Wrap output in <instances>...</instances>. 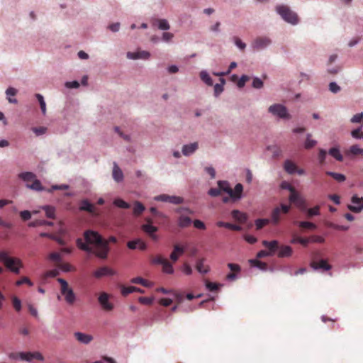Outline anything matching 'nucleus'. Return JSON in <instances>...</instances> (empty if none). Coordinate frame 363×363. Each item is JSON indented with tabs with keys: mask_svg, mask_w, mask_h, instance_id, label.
I'll return each instance as SVG.
<instances>
[{
	"mask_svg": "<svg viewBox=\"0 0 363 363\" xmlns=\"http://www.w3.org/2000/svg\"><path fill=\"white\" fill-rule=\"evenodd\" d=\"M84 237L86 242H84L82 238H78L76 241L77 246L80 250L93 253L101 259L107 258L109 252L108 242H117V239L114 236H111L108 240H106L97 232L91 230H86L84 233Z\"/></svg>",
	"mask_w": 363,
	"mask_h": 363,
	"instance_id": "f257e3e1",
	"label": "nucleus"
},
{
	"mask_svg": "<svg viewBox=\"0 0 363 363\" xmlns=\"http://www.w3.org/2000/svg\"><path fill=\"white\" fill-rule=\"evenodd\" d=\"M0 262L16 274H18L20 269L23 267V262L19 258L10 257L9 252L5 250L0 251Z\"/></svg>",
	"mask_w": 363,
	"mask_h": 363,
	"instance_id": "f03ea898",
	"label": "nucleus"
},
{
	"mask_svg": "<svg viewBox=\"0 0 363 363\" xmlns=\"http://www.w3.org/2000/svg\"><path fill=\"white\" fill-rule=\"evenodd\" d=\"M218 186L220 191H223L230 196L233 200H238L241 198L243 191V186L241 184L238 183L235 185V189H232L229 183L226 181H218Z\"/></svg>",
	"mask_w": 363,
	"mask_h": 363,
	"instance_id": "7ed1b4c3",
	"label": "nucleus"
},
{
	"mask_svg": "<svg viewBox=\"0 0 363 363\" xmlns=\"http://www.w3.org/2000/svg\"><path fill=\"white\" fill-rule=\"evenodd\" d=\"M276 10L285 21L293 25L298 23V17L297 14L291 11L287 6H277Z\"/></svg>",
	"mask_w": 363,
	"mask_h": 363,
	"instance_id": "20e7f679",
	"label": "nucleus"
},
{
	"mask_svg": "<svg viewBox=\"0 0 363 363\" xmlns=\"http://www.w3.org/2000/svg\"><path fill=\"white\" fill-rule=\"evenodd\" d=\"M57 281L60 284V292L64 296L65 301L69 305L74 304L76 296L72 289L69 286L67 281L62 278H58Z\"/></svg>",
	"mask_w": 363,
	"mask_h": 363,
	"instance_id": "39448f33",
	"label": "nucleus"
},
{
	"mask_svg": "<svg viewBox=\"0 0 363 363\" xmlns=\"http://www.w3.org/2000/svg\"><path fill=\"white\" fill-rule=\"evenodd\" d=\"M268 110L269 113L281 118L289 119L291 118L290 115L287 111L286 108L281 104L272 105L269 107Z\"/></svg>",
	"mask_w": 363,
	"mask_h": 363,
	"instance_id": "423d86ee",
	"label": "nucleus"
},
{
	"mask_svg": "<svg viewBox=\"0 0 363 363\" xmlns=\"http://www.w3.org/2000/svg\"><path fill=\"white\" fill-rule=\"evenodd\" d=\"M110 295L106 292H101L99 294L98 301L103 310L111 311L113 309V304L109 301Z\"/></svg>",
	"mask_w": 363,
	"mask_h": 363,
	"instance_id": "0eeeda50",
	"label": "nucleus"
},
{
	"mask_svg": "<svg viewBox=\"0 0 363 363\" xmlns=\"http://www.w3.org/2000/svg\"><path fill=\"white\" fill-rule=\"evenodd\" d=\"M351 201L352 205H348L349 210L354 213H359L363 209V197H358L354 195L352 197Z\"/></svg>",
	"mask_w": 363,
	"mask_h": 363,
	"instance_id": "6e6552de",
	"label": "nucleus"
},
{
	"mask_svg": "<svg viewBox=\"0 0 363 363\" xmlns=\"http://www.w3.org/2000/svg\"><path fill=\"white\" fill-rule=\"evenodd\" d=\"M271 40L266 36L257 37L252 43V47L254 49L261 50L264 49L271 44Z\"/></svg>",
	"mask_w": 363,
	"mask_h": 363,
	"instance_id": "1a4fd4ad",
	"label": "nucleus"
},
{
	"mask_svg": "<svg viewBox=\"0 0 363 363\" xmlns=\"http://www.w3.org/2000/svg\"><path fill=\"white\" fill-rule=\"evenodd\" d=\"M156 201L169 202L174 204H180L183 202V199L176 196H169L167 194H161L155 198Z\"/></svg>",
	"mask_w": 363,
	"mask_h": 363,
	"instance_id": "9d476101",
	"label": "nucleus"
},
{
	"mask_svg": "<svg viewBox=\"0 0 363 363\" xmlns=\"http://www.w3.org/2000/svg\"><path fill=\"white\" fill-rule=\"evenodd\" d=\"M114 274H116V272L106 266L99 267L93 273L94 277L96 279H101L105 276H113Z\"/></svg>",
	"mask_w": 363,
	"mask_h": 363,
	"instance_id": "9b49d317",
	"label": "nucleus"
},
{
	"mask_svg": "<svg viewBox=\"0 0 363 363\" xmlns=\"http://www.w3.org/2000/svg\"><path fill=\"white\" fill-rule=\"evenodd\" d=\"M150 57V53L147 51L140 50L137 52H128L127 57L132 60L144 59L147 60Z\"/></svg>",
	"mask_w": 363,
	"mask_h": 363,
	"instance_id": "f8f14e48",
	"label": "nucleus"
},
{
	"mask_svg": "<svg viewBox=\"0 0 363 363\" xmlns=\"http://www.w3.org/2000/svg\"><path fill=\"white\" fill-rule=\"evenodd\" d=\"M310 265L311 267L315 270L321 269L325 271H328L332 268L331 265L325 259H321L320 262L313 261L311 262Z\"/></svg>",
	"mask_w": 363,
	"mask_h": 363,
	"instance_id": "ddd939ff",
	"label": "nucleus"
},
{
	"mask_svg": "<svg viewBox=\"0 0 363 363\" xmlns=\"http://www.w3.org/2000/svg\"><path fill=\"white\" fill-rule=\"evenodd\" d=\"M199 148V144L197 142L184 145L182 147V154L185 156H189L192 155Z\"/></svg>",
	"mask_w": 363,
	"mask_h": 363,
	"instance_id": "4468645a",
	"label": "nucleus"
},
{
	"mask_svg": "<svg viewBox=\"0 0 363 363\" xmlns=\"http://www.w3.org/2000/svg\"><path fill=\"white\" fill-rule=\"evenodd\" d=\"M262 245L268 248L269 254L273 255L275 252L279 249V242L277 240H272V241H267V240H263Z\"/></svg>",
	"mask_w": 363,
	"mask_h": 363,
	"instance_id": "2eb2a0df",
	"label": "nucleus"
},
{
	"mask_svg": "<svg viewBox=\"0 0 363 363\" xmlns=\"http://www.w3.org/2000/svg\"><path fill=\"white\" fill-rule=\"evenodd\" d=\"M146 220L147 222V224H144L142 225V230L148 234V235H152L157 231V228L152 225V218H147Z\"/></svg>",
	"mask_w": 363,
	"mask_h": 363,
	"instance_id": "dca6fc26",
	"label": "nucleus"
},
{
	"mask_svg": "<svg viewBox=\"0 0 363 363\" xmlns=\"http://www.w3.org/2000/svg\"><path fill=\"white\" fill-rule=\"evenodd\" d=\"M185 251L184 247L179 246V245H175L174 246V250L170 255V259L172 262H177L180 255H182Z\"/></svg>",
	"mask_w": 363,
	"mask_h": 363,
	"instance_id": "f3484780",
	"label": "nucleus"
},
{
	"mask_svg": "<svg viewBox=\"0 0 363 363\" xmlns=\"http://www.w3.org/2000/svg\"><path fill=\"white\" fill-rule=\"evenodd\" d=\"M74 337L79 342L83 344H89L93 340V337L91 335L80 332L75 333Z\"/></svg>",
	"mask_w": 363,
	"mask_h": 363,
	"instance_id": "a211bd4d",
	"label": "nucleus"
},
{
	"mask_svg": "<svg viewBox=\"0 0 363 363\" xmlns=\"http://www.w3.org/2000/svg\"><path fill=\"white\" fill-rule=\"evenodd\" d=\"M345 154L347 156L363 155V148L359 147L358 145H352L345 151Z\"/></svg>",
	"mask_w": 363,
	"mask_h": 363,
	"instance_id": "6ab92c4d",
	"label": "nucleus"
},
{
	"mask_svg": "<svg viewBox=\"0 0 363 363\" xmlns=\"http://www.w3.org/2000/svg\"><path fill=\"white\" fill-rule=\"evenodd\" d=\"M289 189L291 191V194L289 196V200L292 203H296L299 206L304 203V201L299 197L298 194L295 191L294 189L289 186Z\"/></svg>",
	"mask_w": 363,
	"mask_h": 363,
	"instance_id": "aec40b11",
	"label": "nucleus"
},
{
	"mask_svg": "<svg viewBox=\"0 0 363 363\" xmlns=\"http://www.w3.org/2000/svg\"><path fill=\"white\" fill-rule=\"evenodd\" d=\"M113 178L117 182H120L123 179V174L122 170L119 168L116 163H114L113 168Z\"/></svg>",
	"mask_w": 363,
	"mask_h": 363,
	"instance_id": "412c9836",
	"label": "nucleus"
},
{
	"mask_svg": "<svg viewBox=\"0 0 363 363\" xmlns=\"http://www.w3.org/2000/svg\"><path fill=\"white\" fill-rule=\"evenodd\" d=\"M279 257H290L292 254V249L290 246L288 245H282L281 247L279 246Z\"/></svg>",
	"mask_w": 363,
	"mask_h": 363,
	"instance_id": "4be33fe9",
	"label": "nucleus"
},
{
	"mask_svg": "<svg viewBox=\"0 0 363 363\" xmlns=\"http://www.w3.org/2000/svg\"><path fill=\"white\" fill-rule=\"evenodd\" d=\"M204 258L199 259L196 262V268L197 271L201 274H206L209 272V267L204 264Z\"/></svg>",
	"mask_w": 363,
	"mask_h": 363,
	"instance_id": "5701e85b",
	"label": "nucleus"
},
{
	"mask_svg": "<svg viewBox=\"0 0 363 363\" xmlns=\"http://www.w3.org/2000/svg\"><path fill=\"white\" fill-rule=\"evenodd\" d=\"M232 217L240 222V223H245L247 220V216L245 213L240 212L238 210H233L231 213Z\"/></svg>",
	"mask_w": 363,
	"mask_h": 363,
	"instance_id": "b1692460",
	"label": "nucleus"
},
{
	"mask_svg": "<svg viewBox=\"0 0 363 363\" xmlns=\"http://www.w3.org/2000/svg\"><path fill=\"white\" fill-rule=\"evenodd\" d=\"M133 292H138L140 294H143L145 291H144V290H143L140 288L135 287V286H127L126 287V286H123L121 288V294L123 296H125L128 295L129 294H131Z\"/></svg>",
	"mask_w": 363,
	"mask_h": 363,
	"instance_id": "393cba45",
	"label": "nucleus"
},
{
	"mask_svg": "<svg viewBox=\"0 0 363 363\" xmlns=\"http://www.w3.org/2000/svg\"><path fill=\"white\" fill-rule=\"evenodd\" d=\"M191 223H192V220L189 216L181 215L178 218V225L180 228H187V227L190 226Z\"/></svg>",
	"mask_w": 363,
	"mask_h": 363,
	"instance_id": "a878e982",
	"label": "nucleus"
},
{
	"mask_svg": "<svg viewBox=\"0 0 363 363\" xmlns=\"http://www.w3.org/2000/svg\"><path fill=\"white\" fill-rule=\"evenodd\" d=\"M284 167L285 171L290 174H295L297 170L296 164L289 160L285 161Z\"/></svg>",
	"mask_w": 363,
	"mask_h": 363,
	"instance_id": "bb28decb",
	"label": "nucleus"
},
{
	"mask_svg": "<svg viewBox=\"0 0 363 363\" xmlns=\"http://www.w3.org/2000/svg\"><path fill=\"white\" fill-rule=\"evenodd\" d=\"M281 219V209L279 207L275 208L271 215V221L274 225H277Z\"/></svg>",
	"mask_w": 363,
	"mask_h": 363,
	"instance_id": "cd10ccee",
	"label": "nucleus"
},
{
	"mask_svg": "<svg viewBox=\"0 0 363 363\" xmlns=\"http://www.w3.org/2000/svg\"><path fill=\"white\" fill-rule=\"evenodd\" d=\"M79 209L81 211L93 213L94 208V206L91 203L89 202V201L83 200L81 201Z\"/></svg>",
	"mask_w": 363,
	"mask_h": 363,
	"instance_id": "c85d7f7f",
	"label": "nucleus"
},
{
	"mask_svg": "<svg viewBox=\"0 0 363 363\" xmlns=\"http://www.w3.org/2000/svg\"><path fill=\"white\" fill-rule=\"evenodd\" d=\"M42 225L52 226V225H53V223L51 221H47L45 220H33L28 223V226L32 227V228L42 226Z\"/></svg>",
	"mask_w": 363,
	"mask_h": 363,
	"instance_id": "c756f323",
	"label": "nucleus"
},
{
	"mask_svg": "<svg viewBox=\"0 0 363 363\" xmlns=\"http://www.w3.org/2000/svg\"><path fill=\"white\" fill-rule=\"evenodd\" d=\"M18 91L13 87H9L6 89V94L7 95V99L9 103L11 104H17V100L16 99H12L10 96H16Z\"/></svg>",
	"mask_w": 363,
	"mask_h": 363,
	"instance_id": "7c9ffc66",
	"label": "nucleus"
},
{
	"mask_svg": "<svg viewBox=\"0 0 363 363\" xmlns=\"http://www.w3.org/2000/svg\"><path fill=\"white\" fill-rule=\"evenodd\" d=\"M18 177L28 183L33 182L36 177L35 174L30 172L21 173Z\"/></svg>",
	"mask_w": 363,
	"mask_h": 363,
	"instance_id": "2f4dec72",
	"label": "nucleus"
},
{
	"mask_svg": "<svg viewBox=\"0 0 363 363\" xmlns=\"http://www.w3.org/2000/svg\"><path fill=\"white\" fill-rule=\"evenodd\" d=\"M145 211L144 205L140 201H135L133 207V214L138 216Z\"/></svg>",
	"mask_w": 363,
	"mask_h": 363,
	"instance_id": "473e14b6",
	"label": "nucleus"
},
{
	"mask_svg": "<svg viewBox=\"0 0 363 363\" xmlns=\"http://www.w3.org/2000/svg\"><path fill=\"white\" fill-rule=\"evenodd\" d=\"M27 187L35 191H43L44 189L40 182L36 178L32 182V184H27Z\"/></svg>",
	"mask_w": 363,
	"mask_h": 363,
	"instance_id": "72a5a7b5",
	"label": "nucleus"
},
{
	"mask_svg": "<svg viewBox=\"0 0 363 363\" xmlns=\"http://www.w3.org/2000/svg\"><path fill=\"white\" fill-rule=\"evenodd\" d=\"M130 282L133 284H141L145 287H150L151 286V283L150 281L140 277L133 278L130 280Z\"/></svg>",
	"mask_w": 363,
	"mask_h": 363,
	"instance_id": "f704fd0d",
	"label": "nucleus"
},
{
	"mask_svg": "<svg viewBox=\"0 0 363 363\" xmlns=\"http://www.w3.org/2000/svg\"><path fill=\"white\" fill-rule=\"evenodd\" d=\"M162 272L166 274H172L174 272V269L172 264L166 259L162 263Z\"/></svg>",
	"mask_w": 363,
	"mask_h": 363,
	"instance_id": "c9c22d12",
	"label": "nucleus"
},
{
	"mask_svg": "<svg viewBox=\"0 0 363 363\" xmlns=\"http://www.w3.org/2000/svg\"><path fill=\"white\" fill-rule=\"evenodd\" d=\"M329 154L335 158L337 161L342 162L343 160V157L341 155L339 149L336 147H332L329 150Z\"/></svg>",
	"mask_w": 363,
	"mask_h": 363,
	"instance_id": "e433bc0d",
	"label": "nucleus"
},
{
	"mask_svg": "<svg viewBox=\"0 0 363 363\" xmlns=\"http://www.w3.org/2000/svg\"><path fill=\"white\" fill-rule=\"evenodd\" d=\"M43 209L45 211L46 216L48 218L54 219L55 218V208L50 206H44Z\"/></svg>",
	"mask_w": 363,
	"mask_h": 363,
	"instance_id": "4c0bfd02",
	"label": "nucleus"
},
{
	"mask_svg": "<svg viewBox=\"0 0 363 363\" xmlns=\"http://www.w3.org/2000/svg\"><path fill=\"white\" fill-rule=\"evenodd\" d=\"M326 174L332 177L334 179H335L336 181H337L339 182H342L345 181V179H346L345 176L340 173H336V172H326Z\"/></svg>",
	"mask_w": 363,
	"mask_h": 363,
	"instance_id": "58836bf2",
	"label": "nucleus"
},
{
	"mask_svg": "<svg viewBox=\"0 0 363 363\" xmlns=\"http://www.w3.org/2000/svg\"><path fill=\"white\" fill-rule=\"evenodd\" d=\"M200 77H201V80L203 82H205L207 85H208V86L213 85V80L206 72L201 71L200 72Z\"/></svg>",
	"mask_w": 363,
	"mask_h": 363,
	"instance_id": "ea45409f",
	"label": "nucleus"
},
{
	"mask_svg": "<svg viewBox=\"0 0 363 363\" xmlns=\"http://www.w3.org/2000/svg\"><path fill=\"white\" fill-rule=\"evenodd\" d=\"M220 84H216L214 86V94L216 96H218L223 91V85L225 84V81L223 78H220Z\"/></svg>",
	"mask_w": 363,
	"mask_h": 363,
	"instance_id": "a19ab883",
	"label": "nucleus"
},
{
	"mask_svg": "<svg viewBox=\"0 0 363 363\" xmlns=\"http://www.w3.org/2000/svg\"><path fill=\"white\" fill-rule=\"evenodd\" d=\"M297 223L300 228H304V229L315 230L317 228L315 224L308 222V221H300V222H298Z\"/></svg>",
	"mask_w": 363,
	"mask_h": 363,
	"instance_id": "79ce46f5",
	"label": "nucleus"
},
{
	"mask_svg": "<svg viewBox=\"0 0 363 363\" xmlns=\"http://www.w3.org/2000/svg\"><path fill=\"white\" fill-rule=\"evenodd\" d=\"M113 204L121 208L128 209L130 207V204L121 199H116L113 201Z\"/></svg>",
	"mask_w": 363,
	"mask_h": 363,
	"instance_id": "37998d69",
	"label": "nucleus"
},
{
	"mask_svg": "<svg viewBox=\"0 0 363 363\" xmlns=\"http://www.w3.org/2000/svg\"><path fill=\"white\" fill-rule=\"evenodd\" d=\"M306 213L308 218L320 215V206L307 209Z\"/></svg>",
	"mask_w": 363,
	"mask_h": 363,
	"instance_id": "c03bdc74",
	"label": "nucleus"
},
{
	"mask_svg": "<svg viewBox=\"0 0 363 363\" xmlns=\"http://www.w3.org/2000/svg\"><path fill=\"white\" fill-rule=\"evenodd\" d=\"M157 27L160 30H169L170 28V26L168 23V21L165 19H157Z\"/></svg>",
	"mask_w": 363,
	"mask_h": 363,
	"instance_id": "a18cd8bd",
	"label": "nucleus"
},
{
	"mask_svg": "<svg viewBox=\"0 0 363 363\" xmlns=\"http://www.w3.org/2000/svg\"><path fill=\"white\" fill-rule=\"evenodd\" d=\"M311 138V134H310V133L307 134L306 140L305 145H304L306 149H311V148L313 147L317 144L316 140H313Z\"/></svg>",
	"mask_w": 363,
	"mask_h": 363,
	"instance_id": "49530a36",
	"label": "nucleus"
},
{
	"mask_svg": "<svg viewBox=\"0 0 363 363\" xmlns=\"http://www.w3.org/2000/svg\"><path fill=\"white\" fill-rule=\"evenodd\" d=\"M35 97L37 98L39 104H40V108H41V111H42V113L43 115H45L46 113V104L44 101V98L43 96L40 94H35Z\"/></svg>",
	"mask_w": 363,
	"mask_h": 363,
	"instance_id": "de8ad7c7",
	"label": "nucleus"
},
{
	"mask_svg": "<svg viewBox=\"0 0 363 363\" xmlns=\"http://www.w3.org/2000/svg\"><path fill=\"white\" fill-rule=\"evenodd\" d=\"M291 242L292 244L295 243H300L303 246H306L309 242V239L306 238H301V237H294L291 240Z\"/></svg>",
	"mask_w": 363,
	"mask_h": 363,
	"instance_id": "09e8293b",
	"label": "nucleus"
},
{
	"mask_svg": "<svg viewBox=\"0 0 363 363\" xmlns=\"http://www.w3.org/2000/svg\"><path fill=\"white\" fill-rule=\"evenodd\" d=\"M270 222V220L269 219H267V218H264V219H257L255 220V225H256V229L257 230H260L261 228H262L264 226L267 225V224H269Z\"/></svg>",
	"mask_w": 363,
	"mask_h": 363,
	"instance_id": "8fccbe9b",
	"label": "nucleus"
},
{
	"mask_svg": "<svg viewBox=\"0 0 363 363\" xmlns=\"http://www.w3.org/2000/svg\"><path fill=\"white\" fill-rule=\"evenodd\" d=\"M23 284H26L30 286H32L33 285V283L27 277H23L21 279L17 280L16 281V285L17 286H19Z\"/></svg>",
	"mask_w": 363,
	"mask_h": 363,
	"instance_id": "3c124183",
	"label": "nucleus"
},
{
	"mask_svg": "<svg viewBox=\"0 0 363 363\" xmlns=\"http://www.w3.org/2000/svg\"><path fill=\"white\" fill-rule=\"evenodd\" d=\"M250 262L252 265L256 266L262 270H266L267 268V264L265 262L256 259L250 260Z\"/></svg>",
	"mask_w": 363,
	"mask_h": 363,
	"instance_id": "603ef678",
	"label": "nucleus"
},
{
	"mask_svg": "<svg viewBox=\"0 0 363 363\" xmlns=\"http://www.w3.org/2000/svg\"><path fill=\"white\" fill-rule=\"evenodd\" d=\"M351 135L355 139H363V132L361 130V128H358L351 131Z\"/></svg>",
	"mask_w": 363,
	"mask_h": 363,
	"instance_id": "864d4df0",
	"label": "nucleus"
},
{
	"mask_svg": "<svg viewBox=\"0 0 363 363\" xmlns=\"http://www.w3.org/2000/svg\"><path fill=\"white\" fill-rule=\"evenodd\" d=\"M12 304L16 311L21 310V301L18 297L13 296L12 298Z\"/></svg>",
	"mask_w": 363,
	"mask_h": 363,
	"instance_id": "5fc2aeb1",
	"label": "nucleus"
},
{
	"mask_svg": "<svg viewBox=\"0 0 363 363\" xmlns=\"http://www.w3.org/2000/svg\"><path fill=\"white\" fill-rule=\"evenodd\" d=\"M236 67H237V63L235 62H233L230 63L228 69L225 72H218V73L214 72L213 74L216 76H219V77L227 75L231 72V70L235 68Z\"/></svg>",
	"mask_w": 363,
	"mask_h": 363,
	"instance_id": "6e6d98bb",
	"label": "nucleus"
},
{
	"mask_svg": "<svg viewBox=\"0 0 363 363\" xmlns=\"http://www.w3.org/2000/svg\"><path fill=\"white\" fill-rule=\"evenodd\" d=\"M268 150L272 152L274 157H278L281 154V149L277 146H269L268 147Z\"/></svg>",
	"mask_w": 363,
	"mask_h": 363,
	"instance_id": "4d7b16f0",
	"label": "nucleus"
},
{
	"mask_svg": "<svg viewBox=\"0 0 363 363\" xmlns=\"http://www.w3.org/2000/svg\"><path fill=\"white\" fill-rule=\"evenodd\" d=\"M166 258H164L161 255H157L155 257H153L151 259L152 264H160L162 265V263L165 261Z\"/></svg>",
	"mask_w": 363,
	"mask_h": 363,
	"instance_id": "13d9d810",
	"label": "nucleus"
},
{
	"mask_svg": "<svg viewBox=\"0 0 363 363\" xmlns=\"http://www.w3.org/2000/svg\"><path fill=\"white\" fill-rule=\"evenodd\" d=\"M363 121V112L357 113L351 118L350 121L353 123H361Z\"/></svg>",
	"mask_w": 363,
	"mask_h": 363,
	"instance_id": "bf43d9fd",
	"label": "nucleus"
},
{
	"mask_svg": "<svg viewBox=\"0 0 363 363\" xmlns=\"http://www.w3.org/2000/svg\"><path fill=\"white\" fill-rule=\"evenodd\" d=\"M32 130L35 133L36 135L39 136L43 135L47 131V128L45 127H35L32 128Z\"/></svg>",
	"mask_w": 363,
	"mask_h": 363,
	"instance_id": "052dcab7",
	"label": "nucleus"
},
{
	"mask_svg": "<svg viewBox=\"0 0 363 363\" xmlns=\"http://www.w3.org/2000/svg\"><path fill=\"white\" fill-rule=\"evenodd\" d=\"M341 88L340 86H338L335 82H330L329 84V90L334 93V94H336L337 92H339L340 91Z\"/></svg>",
	"mask_w": 363,
	"mask_h": 363,
	"instance_id": "680f3d73",
	"label": "nucleus"
},
{
	"mask_svg": "<svg viewBox=\"0 0 363 363\" xmlns=\"http://www.w3.org/2000/svg\"><path fill=\"white\" fill-rule=\"evenodd\" d=\"M193 224H194V226L197 229H199V230H205L206 229L205 223L200 220H198V219L194 220L193 221Z\"/></svg>",
	"mask_w": 363,
	"mask_h": 363,
	"instance_id": "e2e57ef3",
	"label": "nucleus"
},
{
	"mask_svg": "<svg viewBox=\"0 0 363 363\" xmlns=\"http://www.w3.org/2000/svg\"><path fill=\"white\" fill-rule=\"evenodd\" d=\"M327 152L325 150L323 149L319 150L318 152V160L320 164H323L325 162V160L326 158Z\"/></svg>",
	"mask_w": 363,
	"mask_h": 363,
	"instance_id": "0e129e2a",
	"label": "nucleus"
},
{
	"mask_svg": "<svg viewBox=\"0 0 363 363\" xmlns=\"http://www.w3.org/2000/svg\"><path fill=\"white\" fill-rule=\"evenodd\" d=\"M250 79V77L247 75H242L240 79L238 82V86L239 88H242L245 83Z\"/></svg>",
	"mask_w": 363,
	"mask_h": 363,
	"instance_id": "69168bd1",
	"label": "nucleus"
},
{
	"mask_svg": "<svg viewBox=\"0 0 363 363\" xmlns=\"http://www.w3.org/2000/svg\"><path fill=\"white\" fill-rule=\"evenodd\" d=\"M138 301L142 304L150 305L152 303L153 299L150 297L141 296L138 298Z\"/></svg>",
	"mask_w": 363,
	"mask_h": 363,
	"instance_id": "338daca9",
	"label": "nucleus"
},
{
	"mask_svg": "<svg viewBox=\"0 0 363 363\" xmlns=\"http://www.w3.org/2000/svg\"><path fill=\"white\" fill-rule=\"evenodd\" d=\"M252 86L255 89H260L263 86V82L259 78L255 77L253 79Z\"/></svg>",
	"mask_w": 363,
	"mask_h": 363,
	"instance_id": "774afa93",
	"label": "nucleus"
}]
</instances>
